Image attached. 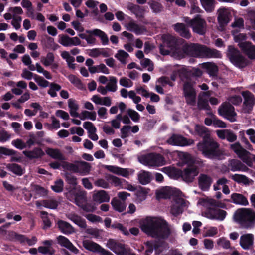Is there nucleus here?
<instances>
[{
	"mask_svg": "<svg viewBox=\"0 0 255 255\" xmlns=\"http://www.w3.org/2000/svg\"><path fill=\"white\" fill-rule=\"evenodd\" d=\"M138 179L141 184L146 185L151 181V174L149 172L143 171L138 174Z\"/></svg>",
	"mask_w": 255,
	"mask_h": 255,
	"instance_id": "40",
	"label": "nucleus"
},
{
	"mask_svg": "<svg viewBox=\"0 0 255 255\" xmlns=\"http://www.w3.org/2000/svg\"><path fill=\"white\" fill-rule=\"evenodd\" d=\"M198 108L201 110H205L210 111L211 110V107L209 105L208 101L202 97H199L197 102Z\"/></svg>",
	"mask_w": 255,
	"mask_h": 255,
	"instance_id": "44",
	"label": "nucleus"
},
{
	"mask_svg": "<svg viewBox=\"0 0 255 255\" xmlns=\"http://www.w3.org/2000/svg\"><path fill=\"white\" fill-rule=\"evenodd\" d=\"M240 48L250 59H255V46L252 45L251 42L245 41L243 43H240Z\"/></svg>",
	"mask_w": 255,
	"mask_h": 255,
	"instance_id": "20",
	"label": "nucleus"
},
{
	"mask_svg": "<svg viewBox=\"0 0 255 255\" xmlns=\"http://www.w3.org/2000/svg\"><path fill=\"white\" fill-rule=\"evenodd\" d=\"M222 57V54L220 51L204 45L202 58H221Z\"/></svg>",
	"mask_w": 255,
	"mask_h": 255,
	"instance_id": "23",
	"label": "nucleus"
},
{
	"mask_svg": "<svg viewBox=\"0 0 255 255\" xmlns=\"http://www.w3.org/2000/svg\"><path fill=\"white\" fill-rule=\"evenodd\" d=\"M9 169L12 172L18 176H21L23 174L21 166L17 164H12L9 166Z\"/></svg>",
	"mask_w": 255,
	"mask_h": 255,
	"instance_id": "58",
	"label": "nucleus"
},
{
	"mask_svg": "<svg viewBox=\"0 0 255 255\" xmlns=\"http://www.w3.org/2000/svg\"><path fill=\"white\" fill-rule=\"evenodd\" d=\"M107 247L117 255H126L127 254V252L125 245L114 239H109L107 243Z\"/></svg>",
	"mask_w": 255,
	"mask_h": 255,
	"instance_id": "16",
	"label": "nucleus"
},
{
	"mask_svg": "<svg viewBox=\"0 0 255 255\" xmlns=\"http://www.w3.org/2000/svg\"><path fill=\"white\" fill-rule=\"evenodd\" d=\"M117 79L115 77L111 76L110 77V82L106 86L108 91L115 92L117 90Z\"/></svg>",
	"mask_w": 255,
	"mask_h": 255,
	"instance_id": "51",
	"label": "nucleus"
},
{
	"mask_svg": "<svg viewBox=\"0 0 255 255\" xmlns=\"http://www.w3.org/2000/svg\"><path fill=\"white\" fill-rule=\"evenodd\" d=\"M83 246L86 250L94 252V253H99L102 247L99 245L98 244L89 240H84L83 241Z\"/></svg>",
	"mask_w": 255,
	"mask_h": 255,
	"instance_id": "29",
	"label": "nucleus"
},
{
	"mask_svg": "<svg viewBox=\"0 0 255 255\" xmlns=\"http://www.w3.org/2000/svg\"><path fill=\"white\" fill-rule=\"evenodd\" d=\"M71 220L81 228L85 229L87 227L86 222L85 219L80 216L73 215L70 218Z\"/></svg>",
	"mask_w": 255,
	"mask_h": 255,
	"instance_id": "43",
	"label": "nucleus"
},
{
	"mask_svg": "<svg viewBox=\"0 0 255 255\" xmlns=\"http://www.w3.org/2000/svg\"><path fill=\"white\" fill-rule=\"evenodd\" d=\"M148 4L153 12L155 13H160L163 10V6L159 2L152 1L151 2H149Z\"/></svg>",
	"mask_w": 255,
	"mask_h": 255,
	"instance_id": "46",
	"label": "nucleus"
},
{
	"mask_svg": "<svg viewBox=\"0 0 255 255\" xmlns=\"http://www.w3.org/2000/svg\"><path fill=\"white\" fill-rule=\"evenodd\" d=\"M69 80L79 89H81L83 84L81 80L74 75L71 74L68 77Z\"/></svg>",
	"mask_w": 255,
	"mask_h": 255,
	"instance_id": "56",
	"label": "nucleus"
},
{
	"mask_svg": "<svg viewBox=\"0 0 255 255\" xmlns=\"http://www.w3.org/2000/svg\"><path fill=\"white\" fill-rule=\"evenodd\" d=\"M127 113L131 120L134 122H138L140 120V115L138 112L131 109H128Z\"/></svg>",
	"mask_w": 255,
	"mask_h": 255,
	"instance_id": "64",
	"label": "nucleus"
},
{
	"mask_svg": "<svg viewBox=\"0 0 255 255\" xmlns=\"http://www.w3.org/2000/svg\"><path fill=\"white\" fill-rule=\"evenodd\" d=\"M64 182L61 179L55 181L54 184L51 186V189L56 193H60L63 190Z\"/></svg>",
	"mask_w": 255,
	"mask_h": 255,
	"instance_id": "50",
	"label": "nucleus"
},
{
	"mask_svg": "<svg viewBox=\"0 0 255 255\" xmlns=\"http://www.w3.org/2000/svg\"><path fill=\"white\" fill-rule=\"evenodd\" d=\"M242 95L244 99L243 112L245 113H250L255 104V97L253 94L249 91H243Z\"/></svg>",
	"mask_w": 255,
	"mask_h": 255,
	"instance_id": "15",
	"label": "nucleus"
},
{
	"mask_svg": "<svg viewBox=\"0 0 255 255\" xmlns=\"http://www.w3.org/2000/svg\"><path fill=\"white\" fill-rule=\"evenodd\" d=\"M185 206V200L179 198L176 201V203L171 207L170 213L175 217H177L183 212V207Z\"/></svg>",
	"mask_w": 255,
	"mask_h": 255,
	"instance_id": "24",
	"label": "nucleus"
},
{
	"mask_svg": "<svg viewBox=\"0 0 255 255\" xmlns=\"http://www.w3.org/2000/svg\"><path fill=\"white\" fill-rule=\"evenodd\" d=\"M62 167L63 169L72 171L75 173H78L79 171V166L75 164L69 163L68 162L65 161V160L62 161Z\"/></svg>",
	"mask_w": 255,
	"mask_h": 255,
	"instance_id": "42",
	"label": "nucleus"
},
{
	"mask_svg": "<svg viewBox=\"0 0 255 255\" xmlns=\"http://www.w3.org/2000/svg\"><path fill=\"white\" fill-rule=\"evenodd\" d=\"M141 229L147 235L153 238L166 239L171 234L167 222L163 220L150 217H146L141 224Z\"/></svg>",
	"mask_w": 255,
	"mask_h": 255,
	"instance_id": "1",
	"label": "nucleus"
},
{
	"mask_svg": "<svg viewBox=\"0 0 255 255\" xmlns=\"http://www.w3.org/2000/svg\"><path fill=\"white\" fill-rule=\"evenodd\" d=\"M128 9L134 13L136 17L142 18L144 17V9L138 5L131 4L128 7Z\"/></svg>",
	"mask_w": 255,
	"mask_h": 255,
	"instance_id": "36",
	"label": "nucleus"
},
{
	"mask_svg": "<svg viewBox=\"0 0 255 255\" xmlns=\"http://www.w3.org/2000/svg\"><path fill=\"white\" fill-rule=\"evenodd\" d=\"M57 226L59 230L65 234H69L73 232L72 226L69 223L59 220L57 222Z\"/></svg>",
	"mask_w": 255,
	"mask_h": 255,
	"instance_id": "32",
	"label": "nucleus"
},
{
	"mask_svg": "<svg viewBox=\"0 0 255 255\" xmlns=\"http://www.w3.org/2000/svg\"><path fill=\"white\" fill-rule=\"evenodd\" d=\"M205 216L211 220L223 221L225 218L227 213L226 211L215 207H207L204 212Z\"/></svg>",
	"mask_w": 255,
	"mask_h": 255,
	"instance_id": "14",
	"label": "nucleus"
},
{
	"mask_svg": "<svg viewBox=\"0 0 255 255\" xmlns=\"http://www.w3.org/2000/svg\"><path fill=\"white\" fill-rule=\"evenodd\" d=\"M86 33L99 37L103 45H106L109 44V41L107 35L105 32L100 29H94L93 30H86Z\"/></svg>",
	"mask_w": 255,
	"mask_h": 255,
	"instance_id": "25",
	"label": "nucleus"
},
{
	"mask_svg": "<svg viewBox=\"0 0 255 255\" xmlns=\"http://www.w3.org/2000/svg\"><path fill=\"white\" fill-rule=\"evenodd\" d=\"M254 237L253 234L248 233L242 235L240 239V245L244 250L251 249L254 244Z\"/></svg>",
	"mask_w": 255,
	"mask_h": 255,
	"instance_id": "19",
	"label": "nucleus"
},
{
	"mask_svg": "<svg viewBox=\"0 0 255 255\" xmlns=\"http://www.w3.org/2000/svg\"><path fill=\"white\" fill-rule=\"evenodd\" d=\"M55 57L53 53L48 52L46 57L42 58L41 61L45 66H49L51 65L54 61Z\"/></svg>",
	"mask_w": 255,
	"mask_h": 255,
	"instance_id": "47",
	"label": "nucleus"
},
{
	"mask_svg": "<svg viewBox=\"0 0 255 255\" xmlns=\"http://www.w3.org/2000/svg\"><path fill=\"white\" fill-rule=\"evenodd\" d=\"M149 191V189L139 186L135 193V195L136 197V201L138 203H140L145 200L147 196Z\"/></svg>",
	"mask_w": 255,
	"mask_h": 255,
	"instance_id": "31",
	"label": "nucleus"
},
{
	"mask_svg": "<svg viewBox=\"0 0 255 255\" xmlns=\"http://www.w3.org/2000/svg\"><path fill=\"white\" fill-rule=\"evenodd\" d=\"M217 245L222 248L228 249L230 248L231 245L230 241L226 239L225 238H220L217 240Z\"/></svg>",
	"mask_w": 255,
	"mask_h": 255,
	"instance_id": "61",
	"label": "nucleus"
},
{
	"mask_svg": "<svg viewBox=\"0 0 255 255\" xmlns=\"http://www.w3.org/2000/svg\"><path fill=\"white\" fill-rule=\"evenodd\" d=\"M237 32H238L235 30H233L232 31V34L234 36V40L235 42L238 43V45L240 47V44L243 43L245 42L244 41L246 39L247 36L246 34L244 33H239L236 35V33H237Z\"/></svg>",
	"mask_w": 255,
	"mask_h": 255,
	"instance_id": "48",
	"label": "nucleus"
},
{
	"mask_svg": "<svg viewBox=\"0 0 255 255\" xmlns=\"http://www.w3.org/2000/svg\"><path fill=\"white\" fill-rule=\"evenodd\" d=\"M230 148L233 150L241 159L243 162L250 166L252 163L251 159L249 157L250 152L245 149L239 142H236L230 145Z\"/></svg>",
	"mask_w": 255,
	"mask_h": 255,
	"instance_id": "12",
	"label": "nucleus"
},
{
	"mask_svg": "<svg viewBox=\"0 0 255 255\" xmlns=\"http://www.w3.org/2000/svg\"><path fill=\"white\" fill-rule=\"evenodd\" d=\"M70 195H73L75 203L76 205L80 206V200H83L84 196L83 194L81 192H77L75 189H72L67 193V197L69 198Z\"/></svg>",
	"mask_w": 255,
	"mask_h": 255,
	"instance_id": "41",
	"label": "nucleus"
},
{
	"mask_svg": "<svg viewBox=\"0 0 255 255\" xmlns=\"http://www.w3.org/2000/svg\"><path fill=\"white\" fill-rule=\"evenodd\" d=\"M199 171L195 162L190 160L187 163L186 166L182 170H175L174 174L178 177H181L183 181L187 183L192 182L196 176L198 175Z\"/></svg>",
	"mask_w": 255,
	"mask_h": 255,
	"instance_id": "6",
	"label": "nucleus"
},
{
	"mask_svg": "<svg viewBox=\"0 0 255 255\" xmlns=\"http://www.w3.org/2000/svg\"><path fill=\"white\" fill-rule=\"evenodd\" d=\"M111 205L113 209L119 212H123L126 208L125 202H122L116 198L112 199Z\"/></svg>",
	"mask_w": 255,
	"mask_h": 255,
	"instance_id": "37",
	"label": "nucleus"
},
{
	"mask_svg": "<svg viewBox=\"0 0 255 255\" xmlns=\"http://www.w3.org/2000/svg\"><path fill=\"white\" fill-rule=\"evenodd\" d=\"M40 214L42 215V218L43 222V229H47L51 226V222L50 219L48 217V213L47 212L42 211L40 212Z\"/></svg>",
	"mask_w": 255,
	"mask_h": 255,
	"instance_id": "53",
	"label": "nucleus"
},
{
	"mask_svg": "<svg viewBox=\"0 0 255 255\" xmlns=\"http://www.w3.org/2000/svg\"><path fill=\"white\" fill-rule=\"evenodd\" d=\"M232 202L235 204L247 206L249 204L247 198L243 194L234 193L231 196Z\"/></svg>",
	"mask_w": 255,
	"mask_h": 255,
	"instance_id": "30",
	"label": "nucleus"
},
{
	"mask_svg": "<svg viewBox=\"0 0 255 255\" xmlns=\"http://www.w3.org/2000/svg\"><path fill=\"white\" fill-rule=\"evenodd\" d=\"M9 236L12 240H15L23 243L25 235L18 234L14 231H11L9 233Z\"/></svg>",
	"mask_w": 255,
	"mask_h": 255,
	"instance_id": "57",
	"label": "nucleus"
},
{
	"mask_svg": "<svg viewBox=\"0 0 255 255\" xmlns=\"http://www.w3.org/2000/svg\"><path fill=\"white\" fill-rule=\"evenodd\" d=\"M235 221L244 229L253 228L255 224V212L250 208H241L234 214Z\"/></svg>",
	"mask_w": 255,
	"mask_h": 255,
	"instance_id": "4",
	"label": "nucleus"
},
{
	"mask_svg": "<svg viewBox=\"0 0 255 255\" xmlns=\"http://www.w3.org/2000/svg\"><path fill=\"white\" fill-rule=\"evenodd\" d=\"M227 56L231 62L238 68H245L248 65V60L234 46L229 45L228 46Z\"/></svg>",
	"mask_w": 255,
	"mask_h": 255,
	"instance_id": "7",
	"label": "nucleus"
},
{
	"mask_svg": "<svg viewBox=\"0 0 255 255\" xmlns=\"http://www.w3.org/2000/svg\"><path fill=\"white\" fill-rule=\"evenodd\" d=\"M195 132L197 135L202 137V139L206 136L211 137L208 128L204 126L199 124L196 125L195 127Z\"/></svg>",
	"mask_w": 255,
	"mask_h": 255,
	"instance_id": "33",
	"label": "nucleus"
},
{
	"mask_svg": "<svg viewBox=\"0 0 255 255\" xmlns=\"http://www.w3.org/2000/svg\"><path fill=\"white\" fill-rule=\"evenodd\" d=\"M38 251L41 254L49 255H53L55 252V250L53 248H48V247L46 246H39L38 248Z\"/></svg>",
	"mask_w": 255,
	"mask_h": 255,
	"instance_id": "63",
	"label": "nucleus"
},
{
	"mask_svg": "<svg viewBox=\"0 0 255 255\" xmlns=\"http://www.w3.org/2000/svg\"><path fill=\"white\" fill-rule=\"evenodd\" d=\"M86 119H89L92 121L95 120L96 119V113L95 111L89 112L88 111H83L81 113L80 119L85 120Z\"/></svg>",
	"mask_w": 255,
	"mask_h": 255,
	"instance_id": "52",
	"label": "nucleus"
},
{
	"mask_svg": "<svg viewBox=\"0 0 255 255\" xmlns=\"http://www.w3.org/2000/svg\"><path fill=\"white\" fill-rule=\"evenodd\" d=\"M185 22L188 26L192 28L193 31L200 35H204L206 32V21L201 17V15H197L194 18H185Z\"/></svg>",
	"mask_w": 255,
	"mask_h": 255,
	"instance_id": "8",
	"label": "nucleus"
},
{
	"mask_svg": "<svg viewBox=\"0 0 255 255\" xmlns=\"http://www.w3.org/2000/svg\"><path fill=\"white\" fill-rule=\"evenodd\" d=\"M231 178L233 180L239 184L243 183L245 185L249 184L248 178L244 175L235 174L232 175Z\"/></svg>",
	"mask_w": 255,
	"mask_h": 255,
	"instance_id": "45",
	"label": "nucleus"
},
{
	"mask_svg": "<svg viewBox=\"0 0 255 255\" xmlns=\"http://www.w3.org/2000/svg\"><path fill=\"white\" fill-rule=\"evenodd\" d=\"M128 25L129 30L133 31L137 35L142 34L146 31L144 26H140L133 22H129Z\"/></svg>",
	"mask_w": 255,
	"mask_h": 255,
	"instance_id": "35",
	"label": "nucleus"
},
{
	"mask_svg": "<svg viewBox=\"0 0 255 255\" xmlns=\"http://www.w3.org/2000/svg\"><path fill=\"white\" fill-rule=\"evenodd\" d=\"M162 39V43L159 46V50L163 55L169 54L170 50L178 49L179 44L184 41L182 38L177 39L171 35H163Z\"/></svg>",
	"mask_w": 255,
	"mask_h": 255,
	"instance_id": "5",
	"label": "nucleus"
},
{
	"mask_svg": "<svg viewBox=\"0 0 255 255\" xmlns=\"http://www.w3.org/2000/svg\"><path fill=\"white\" fill-rule=\"evenodd\" d=\"M166 143L172 146L185 147L192 145L194 140L187 138L180 134L172 133L167 139Z\"/></svg>",
	"mask_w": 255,
	"mask_h": 255,
	"instance_id": "11",
	"label": "nucleus"
},
{
	"mask_svg": "<svg viewBox=\"0 0 255 255\" xmlns=\"http://www.w3.org/2000/svg\"><path fill=\"white\" fill-rule=\"evenodd\" d=\"M204 45L198 43H185L183 45L181 49L183 52L194 57L202 58Z\"/></svg>",
	"mask_w": 255,
	"mask_h": 255,
	"instance_id": "10",
	"label": "nucleus"
},
{
	"mask_svg": "<svg viewBox=\"0 0 255 255\" xmlns=\"http://www.w3.org/2000/svg\"><path fill=\"white\" fill-rule=\"evenodd\" d=\"M157 82H159L162 86H165L166 85H169L170 87H173L174 84L170 81V78L167 76H161L157 79Z\"/></svg>",
	"mask_w": 255,
	"mask_h": 255,
	"instance_id": "62",
	"label": "nucleus"
},
{
	"mask_svg": "<svg viewBox=\"0 0 255 255\" xmlns=\"http://www.w3.org/2000/svg\"><path fill=\"white\" fill-rule=\"evenodd\" d=\"M128 56L129 54L123 50H118V53L115 55V57L123 64L126 63V59Z\"/></svg>",
	"mask_w": 255,
	"mask_h": 255,
	"instance_id": "54",
	"label": "nucleus"
},
{
	"mask_svg": "<svg viewBox=\"0 0 255 255\" xmlns=\"http://www.w3.org/2000/svg\"><path fill=\"white\" fill-rule=\"evenodd\" d=\"M60 40L59 42L65 47L71 46L72 38L67 35H59Z\"/></svg>",
	"mask_w": 255,
	"mask_h": 255,
	"instance_id": "49",
	"label": "nucleus"
},
{
	"mask_svg": "<svg viewBox=\"0 0 255 255\" xmlns=\"http://www.w3.org/2000/svg\"><path fill=\"white\" fill-rule=\"evenodd\" d=\"M34 79L35 81L40 87L45 88L49 86V82L40 76H39L37 74H34Z\"/></svg>",
	"mask_w": 255,
	"mask_h": 255,
	"instance_id": "55",
	"label": "nucleus"
},
{
	"mask_svg": "<svg viewBox=\"0 0 255 255\" xmlns=\"http://www.w3.org/2000/svg\"><path fill=\"white\" fill-rule=\"evenodd\" d=\"M218 22L220 27H224L230 21V13L226 8H220L218 10Z\"/></svg>",
	"mask_w": 255,
	"mask_h": 255,
	"instance_id": "18",
	"label": "nucleus"
},
{
	"mask_svg": "<svg viewBox=\"0 0 255 255\" xmlns=\"http://www.w3.org/2000/svg\"><path fill=\"white\" fill-rule=\"evenodd\" d=\"M138 161L146 166H162L165 161L164 157L159 153L152 152L138 157Z\"/></svg>",
	"mask_w": 255,
	"mask_h": 255,
	"instance_id": "9",
	"label": "nucleus"
},
{
	"mask_svg": "<svg viewBox=\"0 0 255 255\" xmlns=\"http://www.w3.org/2000/svg\"><path fill=\"white\" fill-rule=\"evenodd\" d=\"M198 186L203 191L209 190L213 182L212 178L206 174L201 173L198 178Z\"/></svg>",
	"mask_w": 255,
	"mask_h": 255,
	"instance_id": "17",
	"label": "nucleus"
},
{
	"mask_svg": "<svg viewBox=\"0 0 255 255\" xmlns=\"http://www.w3.org/2000/svg\"><path fill=\"white\" fill-rule=\"evenodd\" d=\"M58 243L61 246L67 248L71 243L70 240L65 236L60 235L57 237Z\"/></svg>",
	"mask_w": 255,
	"mask_h": 255,
	"instance_id": "60",
	"label": "nucleus"
},
{
	"mask_svg": "<svg viewBox=\"0 0 255 255\" xmlns=\"http://www.w3.org/2000/svg\"><path fill=\"white\" fill-rule=\"evenodd\" d=\"M43 204L45 207L55 209L58 206V202L56 200L51 199L44 201Z\"/></svg>",
	"mask_w": 255,
	"mask_h": 255,
	"instance_id": "59",
	"label": "nucleus"
},
{
	"mask_svg": "<svg viewBox=\"0 0 255 255\" xmlns=\"http://www.w3.org/2000/svg\"><path fill=\"white\" fill-rule=\"evenodd\" d=\"M23 154L30 160L41 158L45 155L44 152L40 147H35L32 150L23 151Z\"/></svg>",
	"mask_w": 255,
	"mask_h": 255,
	"instance_id": "22",
	"label": "nucleus"
},
{
	"mask_svg": "<svg viewBox=\"0 0 255 255\" xmlns=\"http://www.w3.org/2000/svg\"><path fill=\"white\" fill-rule=\"evenodd\" d=\"M203 67L206 69L210 76H217L218 67L216 64L212 62H206L203 63Z\"/></svg>",
	"mask_w": 255,
	"mask_h": 255,
	"instance_id": "34",
	"label": "nucleus"
},
{
	"mask_svg": "<svg viewBox=\"0 0 255 255\" xmlns=\"http://www.w3.org/2000/svg\"><path fill=\"white\" fill-rule=\"evenodd\" d=\"M202 7L207 12H212L214 11L216 2L215 0H200Z\"/></svg>",
	"mask_w": 255,
	"mask_h": 255,
	"instance_id": "38",
	"label": "nucleus"
},
{
	"mask_svg": "<svg viewBox=\"0 0 255 255\" xmlns=\"http://www.w3.org/2000/svg\"><path fill=\"white\" fill-rule=\"evenodd\" d=\"M174 29L178 32L182 37L186 39H189L191 33L188 28L186 27L185 24L183 23H177L173 25Z\"/></svg>",
	"mask_w": 255,
	"mask_h": 255,
	"instance_id": "28",
	"label": "nucleus"
},
{
	"mask_svg": "<svg viewBox=\"0 0 255 255\" xmlns=\"http://www.w3.org/2000/svg\"><path fill=\"white\" fill-rule=\"evenodd\" d=\"M197 147L204 157L209 159L220 160L223 155L219 144L209 136L205 137L198 142Z\"/></svg>",
	"mask_w": 255,
	"mask_h": 255,
	"instance_id": "3",
	"label": "nucleus"
},
{
	"mask_svg": "<svg viewBox=\"0 0 255 255\" xmlns=\"http://www.w3.org/2000/svg\"><path fill=\"white\" fill-rule=\"evenodd\" d=\"M77 163V165L79 166L78 172L84 175H87L89 173L91 168L90 163L83 161H78Z\"/></svg>",
	"mask_w": 255,
	"mask_h": 255,
	"instance_id": "39",
	"label": "nucleus"
},
{
	"mask_svg": "<svg viewBox=\"0 0 255 255\" xmlns=\"http://www.w3.org/2000/svg\"><path fill=\"white\" fill-rule=\"evenodd\" d=\"M180 80L183 82V93L187 105L194 106L196 103L197 93L194 88L195 82L191 81V70L181 68L176 71Z\"/></svg>",
	"mask_w": 255,
	"mask_h": 255,
	"instance_id": "2",
	"label": "nucleus"
},
{
	"mask_svg": "<svg viewBox=\"0 0 255 255\" xmlns=\"http://www.w3.org/2000/svg\"><path fill=\"white\" fill-rule=\"evenodd\" d=\"M228 166L230 167V170L233 172H246L249 170L248 167L242 163L240 160L236 159L229 160Z\"/></svg>",
	"mask_w": 255,
	"mask_h": 255,
	"instance_id": "21",
	"label": "nucleus"
},
{
	"mask_svg": "<svg viewBox=\"0 0 255 255\" xmlns=\"http://www.w3.org/2000/svg\"><path fill=\"white\" fill-rule=\"evenodd\" d=\"M45 153L51 158L60 161L66 160L65 156L58 148L48 147L45 150Z\"/></svg>",
	"mask_w": 255,
	"mask_h": 255,
	"instance_id": "27",
	"label": "nucleus"
},
{
	"mask_svg": "<svg viewBox=\"0 0 255 255\" xmlns=\"http://www.w3.org/2000/svg\"><path fill=\"white\" fill-rule=\"evenodd\" d=\"M218 114L231 122L236 121L234 107L230 104H222L218 108Z\"/></svg>",
	"mask_w": 255,
	"mask_h": 255,
	"instance_id": "13",
	"label": "nucleus"
},
{
	"mask_svg": "<svg viewBox=\"0 0 255 255\" xmlns=\"http://www.w3.org/2000/svg\"><path fill=\"white\" fill-rule=\"evenodd\" d=\"M110 199V196L105 190H99L93 195V201L98 204L108 202Z\"/></svg>",
	"mask_w": 255,
	"mask_h": 255,
	"instance_id": "26",
	"label": "nucleus"
}]
</instances>
